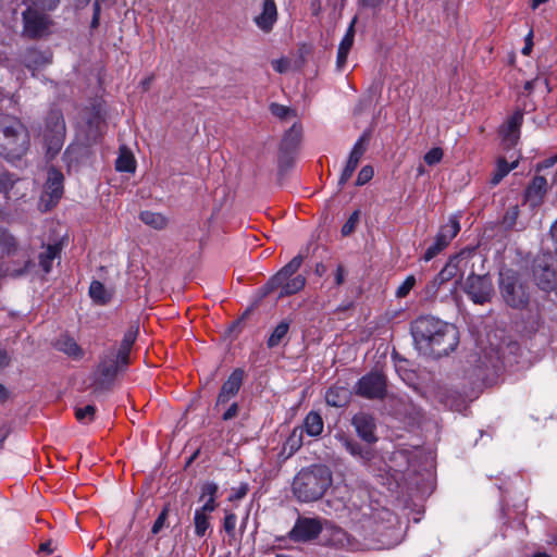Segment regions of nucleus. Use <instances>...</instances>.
<instances>
[{
	"label": "nucleus",
	"mask_w": 557,
	"mask_h": 557,
	"mask_svg": "<svg viewBox=\"0 0 557 557\" xmlns=\"http://www.w3.org/2000/svg\"><path fill=\"white\" fill-rule=\"evenodd\" d=\"M460 225L456 216L449 218L448 222L441 226L437 232L433 244L425 250L423 260L431 261L440 252H442L450 243V240L459 233Z\"/></svg>",
	"instance_id": "obj_12"
},
{
	"label": "nucleus",
	"mask_w": 557,
	"mask_h": 557,
	"mask_svg": "<svg viewBox=\"0 0 557 557\" xmlns=\"http://www.w3.org/2000/svg\"><path fill=\"white\" fill-rule=\"evenodd\" d=\"M237 517L233 512H228L224 517L223 527L227 534L233 535L236 528Z\"/></svg>",
	"instance_id": "obj_54"
},
{
	"label": "nucleus",
	"mask_w": 557,
	"mask_h": 557,
	"mask_svg": "<svg viewBox=\"0 0 557 557\" xmlns=\"http://www.w3.org/2000/svg\"><path fill=\"white\" fill-rule=\"evenodd\" d=\"M444 403L454 411L461 412L462 410L466 409L465 400L455 394L447 396Z\"/></svg>",
	"instance_id": "obj_49"
},
{
	"label": "nucleus",
	"mask_w": 557,
	"mask_h": 557,
	"mask_svg": "<svg viewBox=\"0 0 557 557\" xmlns=\"http://www.w3.org/2000/svg\"><path fill=\"white\" fill-rule=\"evenodd\" d=\"M371 138V131L366 129L361 136L355 143L348 159L359 164L362 156L364 154L367 147Z\"/></svg>",
	"instance_id": "obj_29"
},
{
	"label": "nucleus",
	"mask_w": 557,
	"mask_h": 557,
	"mask_svg": "<svg viewBox=\"0 0 557 557\" xmlns=\"http://www.w3.org/2000/svg\"><path fill=\"white\" fill-rule=\"evenodd\" d=\"M550 236L555 245V253L557 256V220L550 226Z\"/></svg>",
	"instance_id": "obj_63"
},
{
	"label": "nucleus",
	"mask_w": 557,
	"mask_h": 557,
	"mask_svg": "<svg viewBox=\"0 0 557 557\" xmlns=\"http://www.w3.org/2000/svg\"><path fill=\"white\" fill-rule=\"evenodd\" d=\"M28 133L22 122L0 113V154L7 159L21 158L28 149Z\"/></svg>",
	"instance_id": "obj_3"
},
{
	"label": "nucleus",
	"mask_w": 557,
	"mask_h": 557,
	"mask_svg": "<svg viewBox=\"0 0 557 557\" xmlns=\"http://www.w3.org/2000/svg\"><path fill=\"white\" fill-rule=\"evenodd\" d=\"M306 284L305 276L298 274L294 277H289L286 280L283 284H280L278 287H281V292L278 294L280 297L289 296L293 294L298 293L300 289L304 288Z\"/></svg>",
	"instance_id": "obj_33"
},
{
	"label": "nucleus",
	"mask_w": 557,
	"mask_h": 557,
	"mask_svg": "<svg viewBox=\"0 0 557 557\" xmlns=\"http://www.w3.org/2000/svg\"><path fill=\"white\" fill-rule=\"evenodd\" d=\"M373 177V169L370 165H364L358 173L356 185L362 186Z\"/></svg>",
	"instance_id": "obj_51"
},
{
	"label": "nucleus",
	"mask_w": 557,
	"mask_h": 557,
	"mask_svg": "<svg viewBox=\"0 0 557 557\" xmlns=\"http://www.w3.org/2000/svg\"><path fill=\"white\" fill-rule=\"evenodd\" d=\"M371 138V131L366 129L361 136L355 143L348 159L359 164L362 156L364 154L367 147Z\"/></svg>",
	"instance_id": "obj_31"
},
{
	"label": "nucleus",
	"mask_w": 557,
	"mask_h": 557,
	"mask_svg": "<svg viewBox=\"0 0 557 557\" xmlns=\"http://www.w3.org/2000/svg\"><path fill=\"white\" fill-rule=\"evenodd\" d=\"M63 174L55 168L48 170L46 183V193L50 195L51 200L58 201L63 194Z\"/></svg>",
	"instance_id": "obj_21"
},
{
	"label": "nucleus",
	"mask_w": 557,
	"mask_h": 557,
	"mask_svg": "<svg viewBox=\"0 0 557 557\" xmlns=\"http://www.w3.org/2000/svg\"><path fill=\"white\" fill-rule=\"evenodd\" d=\"M462 290L476 305L490 302L494 296V286L488 274L470 273L462 284Z\"/></svg>",
	"instance_id": "obj_9"
},
{
	"label": "nucleus",
	"mask_w": 557,
	"mask_h": 557,
	"mask_svg": "<svg viewBox=\"0 0 557 557\" xmlns=\"http://www.w3.org/2000/svg\"><path fill=\"white\" fill-rule=\"evenodd\" d=\"M11 364V357L8 350L0 346V369L7 368Z\"/></svg>",
	"instance_id": "obj_59"
},
{
	"label": "nucleus",
	"mask_w": 557,
	"mask_h": 557,
	"mask_svg": "<svg viewBox=\"0 0 557 557\" xmlns=\"http://www.w3.org/2000/svg\"><path fill=\"white\" fill-rule=\"evenodd\" d=\"M218 493V485L213 482H207L201 487L200 499L215 498Z\"/></svg>",
	"instance_id": "obj_52"
},
{
	"label": "nucleus",
	"mask_w": 557,
	"mask_h": 557,
	"mask_svg": "<svg viewBox=\"0 0 557 557\" xmlns=\"http://www.w3.org/2000/svg\"><path fill=\"white\" fill-rule=\"evenodd\" d=\"M360 221V211L355 210L346 221V223L342 226L341 233L343 236H349L356 228L357 224Z\"/></svg>",
	"instance_id": "obj_42"
},
{
	"label": "nucleus",
	"mask_w": 557,
	"mask_h": 557,
	"mask_svg": "<svg viewBox=\"0 0 557 557\" xmlns=\"http://www.w3.org/2000/svg\"><path fill=\"white\" fill-rule=\"evenodd\" d=\"M128 363V359L125 358L123 361L120 359V355L115 352L114 348L104 352L98 364L99 376L95 382L94 392L99 393L109 389L116 375L124 372Z\"/></svg>",
	"instance_id": "obj_6"
},
{
	"label": "nucleus",
	"mask_w": 557,
	"mask_h": 557,
	"mask_svg": "<svg viewBox=\"0 0 557 557\" xmlns=\"http://www.w3.org/2000/svg\"><path fill=\"white\" fill-rule=\"evenodd\" d=\"M348 53L349 51L337 49L336 67L338 71H342L345 66Z\"/></svg>",
	"instance_id": "obj_58"
},
{
	"label": "nucleus",
	"mask_w": 557,
	"mask_h": 557,
	"mask_svg": "<svg viewBox=\"0 0 557 557\" xmlns=\"http://www.w3.org/2000/svg\"><path fill=\"white\" fill-rule=\"evenodd\" d=\"M288 330H289V322H287V321L280 322L274 327L271 335L269 336V338L267 341V346L269 348H274V347L278 346L281 344V342L283 341V338H285V336L287 335Z\"/></svg>",
	"instance_id": "obj_37"
},
{
	"label": "nucleus",
	"mask_w": 557,
	"mask_h": 557,
	"mask_svg": "<svg viewBox=\"0 0 557 557\" xmlns=\"http://www.w3.org/2000/svg\"><path fill=\"white\" fill-rule=\"evenodd\" d=\"M344 268L343 265H338L337 269H336V273H335V284L336 285H342L343 282H344Z\"/></svg>",
	"instance_id": "obj_62"
},
{
	"label": "nucleus",
	"mask_w": 557,
	"mask_h": 557,
	"mask_svg": "<svg viewBox=\"0 0 557 557\" xmlns=\"http://www.w3.org/2000/svg\"><path fill=\"white\" fill-rule=\"evenodd\" d=\"M215 507H216L215 498H208L206 500V503L200 508H197L196 510L208 515V513L214 511Z\"/></svg>",
	"instance_id": "obj_57"
},
{
	"label": "nucleus",
	"mask_w": 557,
	"mask_h": 557,
	"mask_svg": "<svg viewBox=\"0 0 557 557\" xmlns=\"http://www.w3.org/2000/svg\"><path fill=\"white\" fill-rule=\"evenodd\" d=\"M302 261L304 256L301 253L295 256L286 265H284L274 276L270 278L265 287L272 290L277 288L280 284H283L289 277H294L293 275L301 267Z\"/></svg>",
	"instance_id": "obj_16"
},
{
	"label": "nucleus",
	"mask_w": 557,
	"mask_h": 557,
	"mask_svg": "<svg viewBox=\"0 0 557 557\" xmlns=\"http://www.w3.org/2000/svg\"><path fill=\"white\" fill-rule=\"evenodd\" d=\"M233 398V396H228L222 389H220L214 404V409L220 410L222 407H225Z\"/></svg>",
	"instance_id": "obj_56"
},
{
	"label": "nucleus",
	"mask_w": 557,
	"mask_h": 557,
	"mask_svg": "<svg viewBox=\"0 0 557 557\" xmlns=\"http://www.w3.org/2000/svg\"><path fill=\"white\" fill-rule=\"evenodd\" d=\"M96 413V407L94 405H87L83 408H76L75 417L81 422L92 421Z\"/></svg>",
	"instance_id": "obj_44"
},
{
	"label": "nucleus",
	"mask_w": 557,
	"mask_h": 557,
	"mask_svg": "<svg viewBox=\"0 0 557 557\" xmlns=\"http://www.w3.org/2000/svg\"><path fill=\"white\" fill-rule=\"evenodd\" d=\"M518 166V161H513L512 163H508L504 158L498 159L493 176L490 181V184L495 187L497 186L502 180L508 175V173Z\"/></svg>",
	"instance_id": "obj_34"
},
{
	"label": "nucleus",
	"mask_w": 557,
	"mask_h": 557,
	"mask_svg": "<svg viewBox=\"0 0 557 557\" xmlns=\"http://www.w3.org/2000/svg\"><path fill=\"white\" fill-rule=\"evenodd\" d=\"M443 156H444V152H443L442 148L434 147L424 154V162L428 165H435L442 161Z\"/></svg>",
	"instance_id": "obj_46"
},
{
	"label": "nucleus",
	"mask_w": 557,
	"mask_h": 557,
	"mask_svg": "<svg viewBox=\"0 0 557 557\" xmlns=\"http://www.w3.org/2000/svg\"><path fill=\"white\" fill-rule=\"evenodd\" d=\"M277 20V8L274 0H264L262 3L261 13L258 14L253 21L256 25L263 32L269 33L272 30Z\"/></svg>",
	"instance_id": "obj_17"
},
{
	"label": "nucleus",
	"mask_w": 557,
	"mask_h": 557,
	"mask_svg": "<svg viewBox=\"0 0 557 557\" xmlns=\"http://www.w3.org/2000/svg\"><path fill=\"white\" fill-rule=\"evenodd\" d=\"M342 446L356 459L362 463H368L374 457L373 450L370 447L361 446L358 442L345 435L338 437Z\"/></svg>",
	"instance_id": "obj_19"
},
{
	"label": "nucleus",
	"mask_w": 557,
	"mask_h": 557,
	"mask_svg": "<svg viewBox=\"0 0 557 557\" xmlns=\"http://www.w3.org/2000/svg\"><path fill=\"white\" fill-rule=\"evenodd\" d=\"M499 290L505 302L511 308L521 309L529 304V293L520 275L510 269L499 272Z\"/></svg>",
	"instance_id": "obj_4"
},
{
	"label": "nucleus",
	"mask_w": 557,
	"mask_h": 557,
	"mask_svg": "<svg viewBox=\"0 0 557 557\" xmlns=\"http://www.w3.org/2000/svg\"><path fill=\"white\" fill-rule=\"evenodd\" d=\"M416 284V277L408 275L405 281L397 287L395 296L397 298L406 297Z\"/></svg>",
	"instance_id": "obj_45"
},
{
	"label": "nucleus",
	"mask_w": 557,
	"mask_h": 557,
	"mask_svg": "<svg viewBox=\"0 0 557 557\" xmlns=\"http://www.w3.org/2000/svg\"><path fill=\"white\" fill-rule=\"evenodd\" d=\"M302 445V430L294 429L292 434L286 441V446H289L290 453L297 450Z\"/></svg>",
	"instance_id": "obj_48"
},
{
	"label": "nucleus",
	"mask_w": 557,
	"mask_h": 557,
	"mask_svg": "<svg viewBox=\"0 0 557 557\" xmlns=\"http://www.w3.org/2000/svg\"><path fill=\"white\" fill-rule=\"evenodd\" d=\"M61 248L59 245H48L46 249L39 253V265L45 273H49L52 269V262L59 257Z\"/></svg>",
	"instance_id": "obj_32"
},
{
	"label": "nucleus",
	"mask_w": 557,
	"mask_h": 557,
	"mask_svg": "<svg viewBox=\"0 0 557 557\" xmlns=\"http://www.w3.org/2000/svg\"><path fill=\"white\" fill-rule=\"evenodd\" d=\"M270 111L278 119H285L288 114L293 113L288 107L278 103H271Z\"/></svg>",
	"instance_id": "obj_53"
},
{
	"label": "nucleus",
	"mask_w": 557,
	"mask_h": 557,
	"mask_svg": "<svg viewBox=\"0 0 557 557\" xmlns=\"http://www.w3.org/2000/svg\"><path fill=\"white\" fill-rule=\"evenodd\" d=\"M15 180L12 177V175L0 169V193L7 194L14 184Z\"/></svg>",
	"instance_id": "obj_50"
},
{
	"label": "nucleus",
	"mask_w": 557,
	"mask_h": 557,
	"mask_svg": "<svg viewBox=\"0 0 557 557\" xmlns=\"http://www.w3.org/2000/svg\"><path fill=\"white\" fill-rule=\"evenodd\" d=\"M351 424L354 425L358 436L364 442L371 444L377 441L375 435L376 424L372 414L358 412L352 417Z\"/></svg>",
	"instance_id": "obj_14"
},
{
	"label": "nucleus",
	"mask_w": 557,
	"mask_h": 557,
	"mask_svg": "<svg viewBox=\"0 0 557 557\" xmlns=\"http://www.w3.org/2000/svg\"><path fill=\"white\" fill-rule=\"evenodd\" d=\"M522 120L523 114L520 111H517L508 119L506 124L503 126V140L508 147H512L518 143Z\"/></svg>",
	"instance_id": "obj_18"
},
{
	"label": "nucleus",
	"mask_w": 557,
	"mask_h": 557,
	"mask_svg": "<svg viewBox=\"0 0 557 557\" xmlns=\"http://www.w3.org/2000/svg\"><path fill=\"white\" fill-rule=\"evenodd\" d=\"M49 62V57L37 49H28L23 54L24 65L32 71L38 70L41 66L48 64Z\"/></svg>",
	"instance_id": "obj_25"
},
{
	"label": "nucleus",
	"mask_w": 557,
	"mask_h": 557,
	"mask_svg": "<svg viewBox=\"0 0 557 557\" xmlns=\"http://www.w3.org/2000/svg\"><path fill=\"white\" fill-rule=\"evenodd\" d=\"M195 534L199 537L206 535L207 530L210 528L209 517L198 510L194 515Z\"/></svg>",
	"instance_id": "obj_39"
},
{
	"label": "nucleus",
	"mask_w": 557,
	"mask_h": 557,
	"mask_svg": "<svg viewBox=\"0 0 557 557\" xmlns=\"http://www.w3.org/2000/svg\"><path fill=\"white\" fill-rule=\"evenodd\" d=\"M170 511V505H165L159 516L157 517L156 521L152 524L151 533L158 534L164 527L168 525V517Z\"/></svg>",
	"instance_id": "obj_43"
},
{
	"label": "nucleus",
	"mask_w": 557,
	"mask_h": 557,
	"mask_svg": "<svg viewBox=\"0 0 557 557\" xmlns=\"http://www.w3.org/2000/svg\"><path fill=\"white\" fill-rule=\"evenodd\" d=\"M66 128L63 114L60 110H51L42 129V140L46 149V158L53 159L62 149Z\"/></svg>",
	"instance_id": "obj_5"
},
{
	"label": "nucleus",
	"mask_w": 557,
	"mask_h": 557,
	"mask_svg": "<svg viewBox=\"0 0 557 557\" xmlns=\"http://www.w3.org/2000/svg\"><path fill=\"white\" fill-rule=\"evenodd\" d=\"M55 347L58 350L66 354L73 359H81L83 357V350L78 344L71 337L64 336L58 339Z\"/></svg>",
	"instance_id": "obj_28"
},
{
	"label": "nucleus",
	"mask_w": 557,
	"mask_h": 557,
	"mask_svg": "<svg viewBox=\"0 0 557 557\" xmlns=\"http://www.w3.org/2000/svg\"><path fill=\"white\" fill-rule=\"evenodd\" d=\"M139 218L146 225L154 230H163L168 225V219L159 212L143 211Z\"/></svg>",
	"instance_id": "obj_35"
},
{
	"label": "nucleus",
	"mask_w": 557,
	"mask_h": 557,
	"mask_svg": "<svg viewBox=\"0 0 557 557\" xmlns=\"http://www.w3.org/2000/svg\"><path fill=\"white\" fill-rule=\"evenodd\" d=\"M323 530L319 518L298 517L287 536L295 543H307L315 540Z\"/></svg>",
	"instance_id": "obj_13"
},
{
	"label": "nucleus",
	"mask_w": 557,
	"mask_h": 557,
	"mask_svg": "<svg viewBox=\"0 0 557 557\" xmlns=\"http://www.w3.org/2000/svg\"><path fill=\"white\" fill-rule=\"evenodd\" d=\"M323 426L324 423L321 414L317 411H310L304 420L301 430L305 431L309 436L315 437L323 432Z\"/></svg>",
	"instance_id": "obj_23"
},
{
	"label": "nucleus",
	"mask_w": 557,
	"mask_h": 557,
	"mask_svg": "<svg viewBox=\"0 0 557 557\" xmlns=\"http://www.w3.org/2000/svg\"><path fill=\"white\" fill-rule=\"evenodd\" d=\"M532 273L541 289H554L557 286V256L550 251L539 253L533 260Z\"/></svg>",
	"instance_id": "obj_8"
},
{
	"label": "nucleus",
	"mask_w": 557,
	"mask_h": 557,
	"mask_svg": "<svg viewBox=\"0 0 557 557\" xmlns=\"http://www.w3.org/2000/svg\"><path fill=\"white\" fill-rule=\"evenodd\" d=\"M547 181L544 176H535L525 190V199L532 207L539 206L546 193Z\"/></svg>",
	"instance_id": "obj_20"
},
{
	"label": "nucleus",
	"mask_w": 557,
	"mask_h": 557,
	"mask_svg": "<svg viewBox=\"0 0 557 557\" xmlns=\"http://www.w3.org/2000/svg\"><path fill=\"white\" fill-rule=\"evenodd\" d=\"M383 0H359V3L364 8L376 9L382 4Z\"/></svg>",
	"instance_id": "obj_61"
},
{
	"label": "nucleus",
	"mask_w": 557,
	"mask_h": 557,
	"mask_svg": "<svg viewBox=\"0 0 557 557\" xmlns=\"http://www.w3.org/2000/svg\"><path fill=\"white\" fill-rule=\"evenodd\" d=\"M244 375L245 372L243 369H235L222 384L221 389L228 396H233L235 398L243 385Z\"/></svg>",
	"instance_id": "obj_24"
},
{
	"label": "nucleus",
	"mask_w": 557,
	"mask_h": 557,
	"mask_svg": "<svg viewBox=\"0 0 557 557\" xmlns=\"http://www.w3.org/2000/svg\"><path fill=\"white\" fill-rule=\"evenodd\" d=\"M519 213H520V210L517 205L510 206L506 210V212L502 219V222H500L504 230L508 231V230H512L515 227V225L517 224Z\"/></svg>",
	"instance_id": "obj_40"
},
{
	"label": "nucleus",
	"mask_w": 557,
	"mask_h": 557,
	"mask_svg": "<svg viewBox=\"0 0 557 557\" xmlns=\"http://www.w3.org/2000/svg\"><path fill=\"white\" fill-rule=\"evenodd\" d=\"M238 404L236 401H233L230 404V406L226 408V410L222 414V420L230 421L234 419L238 414Z\"/></svg>",
	"instance_id": "obj_55"
},
{
	"label": "nucleus",
	"mask_w": 557,
	"mask_h": 557,
	"mask_svg": "<svg viewBox=\"0 0 557 557\" xmlns=\"http://www.w3.org/2000/svg\"><path fill=\"white\" fill-rule=\"evenodd\" d=\"M371 138V131L366 129L361 136L355 143L348 159L359 164L362 156L364 154L367 147Z\"/></svg>",
	"instance_id": "obj_30"
},
{
	"label": "nucleus",
	"mask_w": 557,
	"mask_h": 557,
	"mask_svg": "<svg viewBox=\"0 0 557 557\" xmlns=\"http://www.w3.org/2000/svg\"><path fill=\"white\" fill-rule=\"evenodd\" d=\"M52 541H47L45 543H41L39 546V552H44L46 554H51L54 550V547L52 546Z\"/></svg>",
	"instance_id": "obj_64"
},
{
	"label": "nucleus",
	"mask_w": 557,
	"mask_h": 557,
	"mask_svg": "<svg viewBox=\"0 0 557 557\" xmlns=\"http://www.w3.org/2000/svg\"><path fill=\"white\" fill-rule=\"evenodd\" d=\"M556 163H557V154L553 156L550 158H547L543 162L539 163L537 164V170L541 171V170H545V169L552 168Z\"/></svg>",
	"instance_id": "obj_60"
},
{
	"label": "nucleus",
	"mask_w": 557,
	"mask_h": 557,
	"mask_svg": "<svg viewBox=\"0 0 557 557\" xmlns=\"http://www.w3.org/2000/svg\"><path fill=\"white\" fill-rule=\"evenodd\" d=\"M357 166H358V163L350 161L349 159L347 160V163H346L345 168L343 169L342 174L338 180V185L341 187L344 186L349 181V178L352 176L354 172L356 171Z\"/></svg>",
	"instance_id": "obj_47"
},
{
	"label": "nucleus",
	"mask_w": 557,
	"mask_h": 557,
	"mask_svg": "<svg viewBox=\"0 0 557 557\" xmlns=\"http://www.w3.org/2000/svg\"><path fill=\"white\" fill-rule=\"evenodd\" d=\"M357 22V16H355L347 30H346V34L345 36L343 37V39L341 40L339 45H338V49L339 50H346V51H349L354 45V38H355V24Z\"/></svg>",
	"instance_id": "obj_41"
},
{
	"label": "nucleus",
	"mask_w": 557,
	"mask_h": 557,
	"mask_svg": "<svg viewBox=\"0 0 557 557\" xmlns=\"http://www.w3.org/2000/svg\"><path fill=\"white\" fill-rule=\"evenodd\" d=\"M302 136V129L299 125L294 124L288 131H286L280 146V163L289 164V154L295 152L298 148Z\"/></svg>",
	"instance_id": "obj_15"
},
{
	"label": "nucleus",
	"mask_w": 557,
	"mask_h": 557,
	"mask_svg": "<svg viewBox=\"0 0 557 557\" xmlns=\"http://www.w3.org/2000/svg\"><path fill=\"white\" fill-rule=\"evenodd\" d=\"M115 169L119 172L133 173L136 169L134 156L127 150H121L115 161Z\"/></svg>",
	"instance_id": "obj_38"
},
{
	"label": "nucleus",
	"mask_w": 557,
	"mask_h": 557,
	"mask_svg": "<svg viewBox=\"0 0 557 557\" xmlns=\"http://www.w3.org/2000/svg\"><path fill=\"white\" fill-rule=\"evenodd\" d=\"M356 395L367 399H383L387 393L386 379L379 372L361 376L354 387Z\"/></svg>",
	"instance_id": "obj_11"
},
{
	"label": "nucleus",
	"mask_w": 557,
	"mask_h": 557,
	"mask_svg": "<svg viewBox=\"0 0 557 557\" xmlns=\"http://www.w3.org/2000/svg\"><path fill=\"white\" fill-rule=\"evenodd\" d=\"M350 392L344 386H331L325 393V401L332 407H344L348 404Z\"/></svg>",
	"instance_id": "obj_22"
},
{
	"label": "nucleus",
	"mask_w": 557,
	"mask_h": 557,
	"mask_svg": "<svg viewBox=\"0 0 557 557\" xmlns=\"http://www.w3.org/2000/svg\"><path fill=\"white\" fill-rule=\"evenodd\" d=\"M410 332L419 354L434 359L448 356L459 344L458 329L433 315L417 318Z\"/></svg>",
	"instance_id": "obj_1"
},
{
	"label": "nucleus",
	"mask_w": 557,
	"mask_h": 557,
	"mask_svg": "<svg viewBox=\"0 0 557 557\" xmlns=\"http://www.w3.org/2000/svg\"><path fill=\"white\" fill-rule=\"evenodd\" d=\"M471 251H461L460 253L451 257L441 272L426 284L424 294L426 299L435 298L440 287L454 278L458 272L463 274L470 261Z\"/></svg>",
	"instance_id": "obj_7"
},
{
	"label": "nucleus",
	"mask_w": 557,
	"mask_h": 557,
	"mask_svg": "<svg viewBox=\"0 0 557 557\" xmlns=\"http://www.w3.org/2000/svg\"><path fill=\"white\" fill-rule=\"evenodd\" d=\"M138 335V326H131L124 334L123 339L115 352L120 355V359L123 361L126 359L129 360V354L132 347Z\"/></svg>",
	"instance_id": "obj_27"
},
{
	"label": "nucleus",
	"mask_w": 557,
	"mask_h": 557,
	"mask_svg": "<svg viewBox=\"0 0 557 557\" xmlns=\"http://www.w3.org/2000/svg\"><path fill=\"white\" fill-rule=\"evenodd\" d=\"M88 294L98 306L107 305L112 298V293L100 281H92L90 283Z\"/></svg>",
	"instance_id": "obj_26"
},
{
	"label": "nucleus",
	"mask_w": 557,
	"mask_h": 557,
	"mask_svg": "<svg viewBox=\"0 0 557 557\" xmlns=\"http://www.w3.org/2000/svg\"><path fill=\"white\" fill-rule=\"evenodd\" d=\"M332 484V473L326 466L312 465L302 468L294 478L292 491L300 503L320 499Z\"/></svg>",
	"instance_id": "obj_2"
},
{
	"label": "nucleus",
	"mask_w": 557,
	"mask_h": 557,
	"mask_svg": "<svg viewBox=\"0 0 557 557\" xmlns=\"http://www.w3.org/2000/svg\"><path fill=\"white\" fill-rule=\"evenodd\" d=\"M22 35L29 39L47 36L52 25V20L49 14L25 9L22 12Z\"/></svg>",
	"instance_id": "obj_10"
},
{
	"label": "nucleus",
	"mask_w": 557,
	"mask_h": 557,
	"mask_svg": "<svg viewBox=\"0 0 557 557\" xmlns=\"http://www.w3.org/2000/svg\"><path fill=\"white\" fill-rule=\"evenodd\" d=\"M22 4L25 10L41 11L49 14L58 7L59 0H22Z\"/></svg>",
	"instance_id": "obj_36"
}]
</instances>
